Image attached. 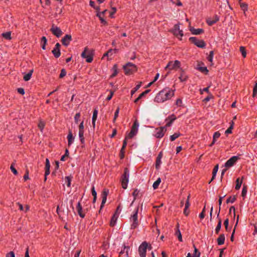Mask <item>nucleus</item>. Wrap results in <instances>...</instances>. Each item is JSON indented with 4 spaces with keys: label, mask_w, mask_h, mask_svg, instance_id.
Listing matches in <instances>:
<instances>
[{
    "label": "nucleus",
    "mask_w": 257,
    "mask_h": 257,
    "mask_svg": "<svg viewBox=\"0 0 257 257\" xmlns=\"http://www.w3.org/2000/svg\"><path fill=\"white\" fill-rule=\"evenodd\" d=\"M174 95V91L169 88H165L157 95L155 100L158 102H163L171 98Z\"/></svg>",
    "instance_id": "f257e3e1"
},
{
    "label": "nucleus",
    "mask_w": 257,
    "mask_h": 257,
    "mask_svg": "<svg viewBox=\"0 0 257 257\" xmlns=\"http://www.w3.org/2000/svg\"><path fill=\"white\" fill-rule=\"evenodd\" d=\"M81 56L83 58L85 59L88 63H91L93 60V52L87 47L84 48Z\"/></svg>",
    "instance_id": "f03ea898"
},
{
    "label": "nucleus",
    "mask_w": 257,
    "mask_h": 257,
    "mask_svg": "<svg viewBox=\"0 0 257 257\" xmlns=\"http://www.w3.org/2000/svg\"><path fill=\"white\" fill-rule=\"evenodd\" d=\"M123 69L126 74H131L137 71V67L135 65L132 63H128L123 66Z\"/></svg>",
    "instance_id": "7ed1b4c3"
},
{
    "label": "nucleus",
    "mask_w": 257,
    "mask_h": 257,
    "mask_svg": "<svg viewBox=\"0 0 257 257\" xmlns=\"http://www.w3.org/2000/svg\"><path fill=\"white\" fill-rule=\"evenodd\" d=\"M129 178V171L127 168L124 169V173L122 177L121 185L123 189H126L127 186Z\"/></svg>",
    "instance_id": "20e7f679"
},
{
    "label": "nucleus",
    "mask_w": 257,
    "mask_h": 257,
    "mask_svg": "<svg viewBox=\"0 0 257 257\" xmlns=\"http://www.w3.org/2000/svg\"><path fill=\"white\" fill-rule=\"evenodd\" d=\"M148 244L146 242H143L139 247V252L141 257H146Z\"/></svg>",
    "instance_id": "39448f33"
},
{
    "label": "nucleus",
    "mask_w": 257,
    "mask_h": 257,
    "mask_svg": "<svg viewBox=\"0 0 257 257\" xmlns=\"http://www.w3.org/2000/svg\"><path fill=\"white\" fill-rule=\"evenodd\" d=\"M180 66V62L178 60H175L174 62L173 61H170L168 63L167 66L165 67V69L166 70H173L176 69L177 68H179Z\"/></svg>",
    "instance_id": "423d86ee"
},
{
    "label": "nucleus",
    "mask_w": 257,
    "mask_h": 257,
    "mask_svg": "<svg viewBox=\"0 0 257 257\" xmlns=\"http://www.w3.org/2000/svg\"><path fill=\"white\" fill-rule=\"evenodd\" d=\"M189 40L199 48H204L205 46V43L203 40H198L196 37H190Z\"/></svg>",
    "instance_id": "0eeeda50"
},
{
    "label": "nucleus",
    "mask_w": 257,
    "mask_h": 257,
    "mask_svg": "<svg viewBox=\"0 0 257 257\" xmlns=\"http://www.w3.org/2000/svg\"><path fill=\"white\" fill-rule=\"evenodd\" d=\"M50 31L54 35L58 38L60 37L63 33L61 30L54 25L52 26V27L50 29Z\"/></svg>",
    "instance_id": "6e6552de"
},
{
    "label": "nucleus",
    "mask_w": 257,
    "mask_h": 257,
    "mask_svg": "<svg viewBox=\"0 0 257 257\" xmlns=\"http://www.w3.org/2000/svg\"><path fill=\"white\" fill-rule=\"evenodd\" d=\"M238 159V157L237 156H233L229 160H228L224 164V167L227 168H229L233 166L237 160Z\"/></svg>",
    "instance_id": "1a4fd4ad"
},
{
    "label": "nucleus",
    "mask_w": 257,
    "mask_h": 257,
    "mask_svg": "<svg viewBox=\"0 0 257 257\" xmlns=\"http://www.w3.org/2000/svg\"><path fill=\"white\" fill-rule=\"evenodd\" d=\"M172 32L178 38H181L183 36V31L180 29V27L178 25L174 26Z\"/></svg>",
    "instance_id": "9d476101"
},
{
    "label": "nucleus",
    "mask_w": 257,
    "mask_h": 257,
    "mask_svg": "<svg viewBox=\"0 0 257 257\" xmlns=\"http://www.w3.org/2000/svg\"><path fill=\"white\" fill-rule=\"evenodd\" d=\"M60 49V45L59 43H57L55 45V48L52 51L54 56L57 58L59 57L61 54Z\"/></svg>",
    "instance_id": "9b49d317"
},
{
    "label": "nucleus",
    "mask_w": 257,
    "mask_h": 257,
    "mask_svg": "<svg viewBox=\"0 0 257 257\" xmlns=\"http://www.w3.org/2000/svg\"><path fill=\"white\" fill-rule=\"evenodd\" d=\"M176 119V116L172 114L169 116L168 118H167L165 120V127H170L172 125V123Z\"/></svg>",
    "instance_id": "f8f14e48"
},
{
    "label": "nucleus",
    "mask_w": 257,
    "mask_h": 257,
    "mask_svg": "<svg viewBox=\"0 0 257 257\" xmlns=\"http://www.w3.org/2000/svg\"><path fill=\"white\" fill-rule=\"evenodd\" d=\"M80 117H81L80 113L79 112L76 113L74 117L75 122L76 123H77V124L80 123L79 125V128H84L83 122L82 121H81Z\"/></svg>",
    "instance_id": "ddd939ff"
},
{
    "label": "nucleus",
    "mask_w": 257,
    "mask_h": 257,
    "mask_svg": "<svg viewBox=\"0 0 257 257\" xmlns=\"http://www.w3.org/2000/svg\"><path fill=\"white\" fill-rule=\"evenodd\" d=\"M108 190H106V189H105L103 191V192L101 194L102 202H101V204L100 205L99 212H100V210L102 209L104 204L105 203V202L106 201V198H107V196L108 194Z\"/></svg>",
    "instance_id": "4468645a"
},
{
    "label": "nucleus",
    "mask_w": 257,
    "mask_h": 257,
    "mask_svg": "<svg viewBox=\"0 0 257 257\" xmlns=\"http://www.w3.org/2000/svg\"><path fill=\"white\" fill-rule=\"evenodd\" d=\"M72 40V37L70 35H66L61 40L62 43L63 45L67 46L71 41Z\"/></svg>",
    "instance_id": "2eb2a0df"
},
{
    "label": "nucleus",
    "mask_w": 257,
    "mask_h": 257,
    "mask_svg": "<svg viewBox=\"0 0 257 257\" xmlns=\"http://www.w3.org/2000/svg\"><path fill=\"white\" fill-rule=\"evenodd\" d=\"M138 209L136 210V212L131 217L132 220L133 221V223L132 225V227L133 228H136L138 225Z\"/></svg>",
    "instance_id": "dca6fc26"
},
{
    "label": "nucleus",
    "mask_w": 257,
    "mask_h": 257,
    "mask_svg": "<svg viewBox=\"0 0 257 257\" xmlns=\"http://www.w3.org/2000/svg\"><path fill=\"white\" fill-rule=\"evenodd\" d=\"M203 65H204L203 63L198 62L196 66V69L203 73L208 72V70H207V67L205 66H203Z\"/></svg>",
    "instance_id": "f3484780"
},
{
    "label": "nucleus",
    "mask_w": 257,
    "mask_h": 257,
    "mask_svg": "<svg viewBox=\"0 0 257 257\" xmlns=\"http://www.w3.org/2000/svg\"><path fill=\"white\" fill-rule=\"evenodd\" d=\"M33 71H34L33 69H31L29 71V72L28 73L24 74L23 79L25 81H28L30 80L32 77V75L33 74Z\"/></svg>",
    "instance_id": "a211bd4d"
},
{
    "label": "nucleus",
    "mask_w": 257,
    "mask_h": 257,
    "mask_svg": "<svg viewBox=\"0 0 257 257\" xmlns=\"http://www.w3.org/2000/svg\"><path fill=\"white\" fill-rule=\"evenodd\" d=\"M76 209H77V210L79 215L81 217L84 218L85 216V214L82 213V206H81L80 202H78L77 207H76Z\"/></svg>",
    "instance_id": "6ab92c4d"
},
{
    "label": "nucleus",
    "mask_w": 257,
    "mask_h": 257,
    "mask_svg": "<svg viewBox=\"0 0 257 257\" xmlns=\"http://www.w3.org/2000/svg\"><path fill=\"white\" fill-rule=\"evenodd\" d=\"M219 20V18L215 16L214 18H213L212 19L211 18H208L207 20V23L209 26H212L215 23H216Z\"/></svg>",
    "instance_id": "aec40b11"
},
{
    "label": "nucleus",
    "mask_w": 257,
    "mask_h": 257,
    "mask_svg": "<svg viewBox=\"0 0 257 257\" xmlns=\"http://www.w3.org/2000/svg\"><path fill=\"white\" fill-rule=\"evenodd\" d=\"M137 133L138 130H131V131L126 135L125 138L127 140L132 139L133 137H134L135 135H137Z\"/></svg>",
    "instance_id": "412c9836"
},
{
    "label": "nucleus",
    "mask_w": 257,
    "mask_h": 257,
    "mask_svg": "<svg viewBox=\"0 0 257 257\" xmlns=\"http://www.w3.org/2000/svg\"><path fill=\"white\" fill-rule=\"evenodd\" d=\"M50 164L48 159H46V164H45V172L46 176H48L50 174Z\"/></svg>",
    "instance_id": "4be33fe9"
},
{
    "label": "nucleus",
    "mask_w": 257,
    "mask_h": 257,
    "mask_svg": "<svg viewBox=\"0 0 257 257\" xmlns=\"http://www.w3.org/2000/svg\"><path fill=\"white\" fill-rule=\"evenodd\" d=\"M191 33L194 35H199L203 32V30L202 29H194L191 28L190 29Z\"/></svg>",
    "instance_id": "5701e85b"
},
{
    "label": "nucleus",
    "mask_w": 257,
    "mask_h": 257,
    "mask_svg": "<svg viewBox=\"0 0 257 257\" xmlns=\"http://www.w3.org/2000/svg\"><path fill=\"white\" fill-rule=\"evenodd\" d=\"M162 157V152H160V154L158 155L157 160H156V168L157 169H159L161 163V158Z\"/></svg>",
    "instance_id": "b1692460"
},
{
    "label": "nucleus",
    "mask_w": 257,
    "mask_h": 257,
    "mask_svg": "<svg viewBox=\"0 0 257 257\" xmlns=\"http://www.w3.org/2000/svg\"><path fill=\"white\" fill-rule=\"evenodd\" d=\"M68 139V145L70 146L73 143L74 138L73 136L72 133L71 131L69 132V134L67 136Z\"/></svg>",
    "instance_id": "393cba45"
},
{
    "label": "nucleus",
    "mask_w": 257,
    "mask_h": 257,
    "mask_svg": "<svg viewBox=\"0 0 257 257\" xmlns=\"http://www.w3.org/2000/svg\"><path fill=\"white\" fill-rule=\"evenodd\" d=\"M224 241H225V236L223 234H220L217 239V243L219 245L224 244Z\"/></svg>",
    "instance_id": "a878e982"
},
{
    "label": "nucleus",
    "mask_w": 257,
    "mask_h": 257,
    "mask_svg": "<svg viewBox=\"0 0 257 257\" xmlns=\"http://www.w3.org/2000/svg\"><path fill=\"white\" fill-rule=\"evenodd\" d=\"M118 217V214H117L116 213L114 214V215L112 217L110 222V225L111 226H113L115 225Z\"/></svg>",
    "instance_id": "bb28decb"
},
{
    "label": "nucleus",
    "mask_w": 257,
    "mask_h": 257,
    "mask_svg": "<svg viewBox=\"0 0 257 257\" xmlns=\"http://www.w3.org/2000/svg\"><path fill=\"white\" fill-rule=\"evenodd\" d=\"M47 40L45 36H43L41 39V45L42 48L43 50L46 49V45L47 44Z\"/></svg>",
    "instance_id": "cd10ccee"
},
{
    "label": "nucleus",
    "mask_w": 257,
    "mask_h": 257,
    "mask_svg": "<svg viewBox=\"0 0 257 257\" xmlns=\"http://www.w3.org/2000/svg\"><path fill=\"white\" fill-rule=\"evenodd\" d=\"M165 132V131H164V130H159L158 132L154 135L157 138H161L164 136Z\"/></svg>",
    "instance_id": "c85d7f7f"
},
{
    "label": "nucleus",
    "mask_w": 257,
    "mask_h": 257,
    "mask_svg": "<svg viewBox=\"0 0 257 257\" xmlns=\"http://www.w3.org/2000/svg\"><path fill=\"white\" fill-rule=\"evenodd\" d=\"M72 177L71 176H66L65 178V182L67 184V187H69L71 186V182L72 181Z\"/></svg>",
    "instance_id": "c756f323"
},
{
    "label": "nucleus",
    "mask_w": 257,
    "mask_h": 257,
    "mask_svg": "<svg viewBox=\"0 0 257 257\" xmlns=\"http://www.w3.org/2000/svg\"><path fill=\"white\" fill-rule=\"evenodd\" d=\"M220 136V134L218 132H215L213 137V141L211 144L210 146H212L216 142V139L218 138Z\"/></svg>",
    "instance_id": "7c9ffc66"
},
{
    "label": "nucleus",
    "mask_w": 257,
    "mask_h": 257,
    "mask_svg": "<svg viewBox=\"0 0 257 257\" xmlns=\"http://www.w3.org/2000/svg\"><path fill=\"white\" fill-rule=\"evenodd\" d=\"M84 130H79V137L80 140V141L82 144H83L84 142Z\"/></svg>",
    "instance_id": "2f4dec72"
},
{
    "label": "nucleus",
    "mask_w": 257,
    "mask_h": 257,
    "mask_svg": "<svg viewBox=\"0 0 257 257\" xmlns=\"http://www.w3.org/2000/svg\"><path fill=\"white\" fill-rule=\"evenodd\" d=\"M161 182V179L160 178H158L157 180L154 183L153 185V187L154 189H156L158 188L159 185H160Z\"/></svg>",
    "instance_id": "473e14b6"
},
{
    "label": "nucleus",
    "mask_w": 257,
    "mask_h": 257,
    "mask_svg": "<svg viewBox=\"0 0 257 257\" xmlns=\"http://www.w3.org/2000/svg\"><path fill=\"white\" fill-rule=\"evenodd\" d=\"M92 194L93 196V203H94L96 200V191L95 190V187L94 186L92 187Z\"/></svg>",
    "instance_id": "72a5a7b5"
},
{
    "label": "nucleus",
    "mask_w": 257,
    "mask_h": 257,
    "mask_svg": "<svg viewBox=\"0 0 257 257\" xmlns=\"http://www.w3.org/2000/svg\"><path fill=\"white\" fill-rule=\"evenodd\" d=\"M221 227V220L220 219H219L218 224L215 228L216 233L218 234L219 233Z\"/></svg>",
    "instance_id": "f704fd0d"
},
{
    "label": "nucleus",
    "mask_w": 257,
    "mask_h": 257,
    "mask_svg": "<svg viewBox=\"0 0 257 257\" xmlns=\"http://www.w3.org/2000/svg\"><path fill=\"white\" fill-rule=\"evenodd\" d=\"M2 36L4 38L7 40H11L12 39L11 33L10 32L3 33Z\"/></svg>",
    "instance_id": "c9c22d12"
},
{
    "label": "nucleus",
    "mask_w": 257,
    "mask_h": 257,
    "mask_svg": "<svg viewBox=\"0 0 257 257\" xmlns=\"http://www.w3.org/2000/svg\"><path fill=\"white\" fill-rule=\"evenodd\" d=\"M176 235L178 237L179 240L180 241H182V235L180 230L178 228V225H177V230H176Z\"/></svg>",
    "instance_id": "e433bc0d"
},
{
    "label": "nucleus",
    "mask_w": 257,
    "mask_h": 257,
    "mask_svg": "<svg viewBox=\"0 0 257 257\" xmlns=\"http://www.w3.org/2000/svg\"><path fill=\"white\" fill-rule=\"evenodd\" d=\"M97 17L99 18V20L101 21V23L102 25H105L107 24L106 21L101 17V15L99 14V12H98V9H97Z\"/></svg>",
    "instance_id": "4c0bfd02"
},
{
    "label": "nucleus",
    "mask_w": 257,
    "mask_h": 257,
    "mask_svg": "<svg viewBox=\"0 0 257 257\" xmlns=\"http://www.w3.org/2000/svg\"><path fill=\"white\" fill-rule=\"evenodd\" d=\"M236 184L235 188L236 190H238L241 187L242 181L239 180V178H237L236 180Z\"/></svg>",
    "instance_id": "58836bf2"
},
{
    "label": "nucleus",
    "mask_w": 257,
    "mask_h": 257,
    "mask_svg": "<svg viewBox=\"0 0 257 257\" xmlns=\"http://www.w3.org/2000/svg\"><path fill=\"white\" fill-rule=\"evenodd\" d=\"M142 82H140L133 90L131 91V95H133L141 86Z\"/></svg>",
    "instance_id": "ea45409f"
},
{
    "label": "nucleus",
    "mask_w": 257,
    "mask_h": 257,
    "mask_svg": "<svg viewBox=\"0 0 257 257\" xmlns=\"http://www.w3.org/2000/svg\"><path fill=\"white\" fill-rule=\"evenodd\" d=\"M128 250H129V247L128 246H124L123 250H121L120 251L119 254H123L124 252H125L126 256H128Z\"/></svg>",
    "instance_id": "a19ab883"
},
{
    "label": "nucleus",
    "mask_w": 257,
    "mask_h": 257,
    "mask_svg": "<svg viewBox=\"0 0 257 257\" xmlns=\"http://www.w3.org/2000/svg\"><path fill=\"white\" fill-rule=\"evenodd\" d=\"M96 119V109L93 110V117H92V124L93 127H95V121Z\"/></svg>",
    "instance_id": "79ce46f5"
},
{
    "label": "nucleus",
    "mask_w": 257,
    "mask_h": 257,
    "mask_svg": "<svg viewBox=\"0 0 257 257\" xmlns=\"http://www.w3.org/2000/svg\"><path fill=\"white\" fill-rule=\"evenodd\" d=\"M225 196V195H224L223 196H220L219 197V200H218V203H219V211H218V213L217 214V217L218 218L219 217V213H220V206L221 205V203H222V199Z\"/></svg>",
    "instance_id": "37998d69"
},
{
    "label": "nucleus",
    "mask_w": 257,
    "mask_h": 257,
    "mask_svg": "<svg viewBox=\"0 0 257 257\" xmlns=\"http://www.w3.org/2000/svg\"><path fill=\"white\" fill-rule=\"evenodd\" d=\"M187 78L188 77L186 75H185L183 72L181 73V75L179 77V79L182 82L185 81L187 80Z\"/></svg>",
    "instance_id": "c03bdc74"
},
{
    "label": "nucleus",
    "mask_w": 257,
    "mask_h": 257,
    "mask_svg": "<svg viewBox=\"0 0 257 257\" xmlns=\"http://www.w3.org/2000/svg\"><path fill=\"white\" fill-rule=\"evenodd\" d=\"M257 95V80L253 88L252 96L255 97Z\"/></svg>",
    "instance_id": "a18cd8bd"
},
{
    "label": "nucleus",
    "mask_w": 257,
    "mask_h": 257,
    "mask_svg": "<svg viewBox=\"0 0 257 257\" xmlns=\"http://www.w3.org/2000/svg\"><path fill=\"white\" fill-rule=\"evenodd\" d=\"M247 193V187L245 185H243L242 189V192H241V196L243 197H244Z\"/></svg>",
    "instance_id": "49530a36"
},
{
    "label": "nucleus",
    "mask_w": 257,
    "mask_h": 257,
    "mask_svg": "<svg viewBox=\"0 0 257 257\" xmlns=\"http://www.w3.org/2000/svg\"><path fill=\"white\" fill-rule=\"evenodd\" d=\"M240 51L241 53L242 56L244 58L246 57V51L245 48L243 46H241L239 48Z\"/></svg>",
    "instance_id": "de8ad7c7"
},
{
    "label": "nucleus",
    "mask_w": 257,
    "mask_h": 257,
    "mask_svg": "<svg viewBox=\"0 0 257 257\" xmlns=\"http://www.w3.org/2000/svg\"><path fill=\"white\" fill-rule=\"evenodd\" d=\"M180 136V134L179 133H175L173 135L170 136V140L171 141H174L176 139L178 138Z\"/></svg>",
    "instance_id": "09e8293b"
},
{
    "label": "nucleus",
    "mask_w": 257,
    "mask_h": 257,
    "mask_svg": "<svg viewBox=\"0 0 257 257\" xmlns=\"http://www.w3.org/2000/svg\"><path fill=\"white\" fill-rule=\"evenodd\" d=\"M194 252L193 253L194 257H200V253L198 251L196 247L194 245Z\"/></svg>",
    "instance_id": "8fccbe9b"
},
{
    "label": "nucleus",
    "mask_w": 257,
    "mask_h": 257,
    "mask_svg": "<svg viewBox=\"0 0 257 257\" xmlns=\"http://www.w3.org/2000/svg\"><path fill=\"white\" fill-rule=\"evenodd\" d=\"M236 200V197L234 196L232 197H230L228 199L226 200V203H233Z\"/></svg>",
    "instance_id": "3c124183"
},
{
    "label": "nucleus",
    "mask_w": 257,
    "mask_h": 257,
    "mask_svg": "<svg viewBox=\"0 0 257 257\" xmlns=\"http://www.w3.org/2000/svg\"><path fill=\"white\" fill-rule=\"evenodd\" d=\"M228 224H229V219L228 218L226 219L224 222V225L225 226V229L226 231H229L230 229L228 228Z\"/></svg>",
    "instance_id": "603ef678"
},
{
    "label": "nucleus",
    "mask_w": 257,
    "mask_h": 257,
    "mask_svg": "<svg viewBox=\"0 0 257 257\" xmlns=\"http://www.w3.org/2000/svg\"><path fill=\"white\" fill-rule=\"evenodd\" d=\"M213 51H211L210 52L209 55L208 56V57L207 58L209 62H212V59H213Z\"/></svg>",
    "instance_id": "864d4df0"
},
{
    "label": "nucleus",
    "mask_w": 257,
    "mask_h": 257,
    "mask_svg": "<svg viewBox=\"0 0 257 257\" xmlns=\"http://www.w3.org/2000/svg\"><path fill=\"white\" fill-rule=\"evenodd\" d=\"M205 206L204 207L202 212L199 214V217L201 219H203L205 217Z\"/></svg>",
    "instance_id": "5fc2aeb1"
},
{
    "label": "nucleus",
    "mask_w": 257,
    "mask_h": 257,
    "mask_svg": "<svg viewBox=\"0 0 257 257\" xmlns=\"http://www.w3.org/2000/svg\"><path fill=\"white\" fill-rule=\"evenodd\" d=\"M66 75V72L65 70L64 69H62L61 70V73L60 74L59 77L60 78H62L64 77Z\"/></svg>",
    "instance_id": "6e6d98bb"
},
{
    "label": "nucleus",
    "mask_w": 257,
    "mask_h": 257,
    "mask_svg": "<svg viewBox=\"0 0 257 257\" xmlns=\"http://www.w3.org/2000/svg\"><path fill=\"white\" fill-rule=\"evenodd\" d=\"M127 139H126L125 138V139L123 140V145H122V148L121 149V152H122L123 151H124V149L126 147V146L127 145Z\"/></svg>",
    "instance_id": "4d7b16f0"
},
{
    "label": "nucleus",
    "mask_w": 257,
    "mask_h": 257,
    "mask_svg": "<svg viewBox=\"0 0 257 257\" xmlns=\"http://www.w3.org/2000/svg\"><path fill=\"white\" fill-rule=\"evenodd\" d=\"M10 169L12 171V172L15 174V175H17L18 174V171H17V170L15 168V167H14V165L13 164H12L11 166V167H10Z\"/></svg>",
    "instance_id": "13d9d810"
},
{
    "label": "nucleus",
    "mask_w": 257,
    "mask_h": 257,
    "mask_svg": "<svg viewBox=\"0 0 257 257\" xmlns=\"http://www.w3.org/2000/svg\"><path fill=\"white\" fill-rule=\"evenodd\" d=\"M218 165H216L214 167V168L213 170L212 174H213V176L216 175V173L218 171Z\"/></svg>",
    "instance_id": "bf43d9fd"
},
{
    "label": "nucleus",
    "mask_w": 257,
    "mask_h": 257,
    "mask_svg": "<svg viewBox=\"0 0 257 257\" xmlns=\"http://www.w3.org/2000/svg\"><path fill=\"white\" fill-rule=\"evenodd\" d=\"M139 191L138 189H135L133 193V195L134 196V200L136 199L137 196L139 195Z\"/></svg>",
    "instance_id": "052dcab7"
},
{
    "label": "nucleus",
    "mask_w": 257,
    "mask_h": 257,
    "mask_svg": "<svg viewBox=\"0 0 257 257\" xmlns=\"http://www.w3.org/2000/svg\"><path fill=\"white\" fill-rule=\"evenodd\" d=\"M24 179L25 181H26V180L29 179V171L28 170H26L25 174L24 176Z\"/></svg>",
    "instance_id": "680f3d73"
},
{
    "label": "nucleus",
    "mask_w": 257,
    "mask_h": 257,
    "mask_svg": "<svg viewBox=\"0 0 257 257\" xmlns=\"http://www.w3.org/2000/svg\"><path fill=\"white\" fill-rule=\"evenodd\" d=\"M240 6L243 11H245L247 9V5L245 3H240Z\"/></svg>",
    "instance_id": "e2e57ef3"
},
{
    "label": "nucleus",
    "mask_w": 257,
    "mask_h": 257,
    "mask_svg": "<svg viewBox=\"0 0 257 257\" xmlns=\"http://www.w3.org/2000/svg\"><path fill=\"white\" fill-rule=\"evenodd\" d=\"M113 70H114V72L113 73V74H112V77H114L115 76L117 73V67H116V65H115L114 66H113Z\"/></svg>",
    "instance_id": "0e129e2a"
},
{
    "label": "nucleus",
    "mask_w": 257,
    "mask_h": 257,
    "mask_svg": "<svg viewBox=\"0 0 257 257\" xmlns=\"http://www.w3.org/2000/svg\"><path fill=\"white\" fill-rule=\"evenodd\" d=\"M6 257H15L14 251H11L6 254Z\"/></svg>",
    "instance_id": "69168bd1"
},
{
    "label": "nucleus",
    "mask_w": 257,
    "mask_h": 257,
    "mask_svg": "<svg viewBox=\"0 0 257 257\" xmlns=\"http://www.w3.org/2000/svg\"><path fill=\"white\" fill-rule=\"evenodd\" d=\"M18 92L22 95H24L25 94L24 89L22 88H19L17 89Z\"/></svg>",
    "instance_id": "338daca9"
},
{
    "label": "nucleus",
    "mask_w": 257,
    "mask_h": 257,
    "mask_svg": "<svg viewBox=\"0 0 257 257\" xmlns=\"http://www.w3.org/2000/svg\"><path fill=\"white\" fill-rule=\"evenodd\" d=\"M212 97V95L211 94L209 95L206 98H205L203 100V101L205 102H208L210 100V99Z\"/></svg>",
    "instance_id": "774afa93"
}]
</instances>
